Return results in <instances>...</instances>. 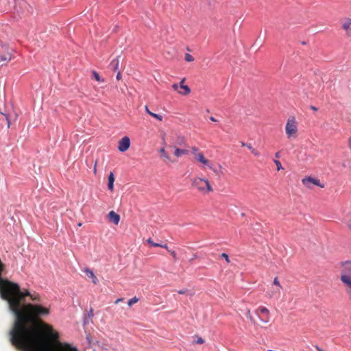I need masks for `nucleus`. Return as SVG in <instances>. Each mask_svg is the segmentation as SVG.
Returning a JSON list of instances; mask_svg holds the SVG:
<instances>
[{
	"instance_id": "nucleus-41",
	"label": "nucleus",
	"mask_w": 351,
	"mask_h": 351,
	"mask_svg": "<svg viewBox=\"0 0 351 351\" xmlns=\"http://www.w3.org/2000/svg\"><path fill=\"white\" fill-rule=\"evenodd\" d=\"M311 109L313 110V111H317L318 110V108L314 106H310Z\"/></svg>"
},
{
	"instance_id": "nucleus-12",
	"label": "nucleus",
	"mask_w": 351,
	"mask_h": 351,
	"mask_svg": "<svg viewBox=\"0 0 351 351\" xmlns=\"http://www.w3.org/2000/svg\"><path fill=\"white\" fill-rule=\"evenodd\" d=\"M12 59V55L10 52L7 51L2 55H0V66H3V64L9 62Z\"/></svg>"
},
{
	"instance_id": "nucleus-11",
	"label": "nucleus",
	"mask_w": 351,
	"mask_h": 351,
	"mask_svg": "<svg viewBox=\"0 0 351 351\" xmlns=\"http://www.w3.org/2000/svg\"><path fill=\"white\" fill-rule=\"evenodd\" d=\"M108 219L115 225H118L120 221V216L114 211L112 210L108 213Z\"/></svg>"
},
{
	"instance_id": "nucleus-50",
	"label": "nucleus",
	"mask_w": 351,
	"mask_h": 351,
	"mask_svg": "<svg viewBox=\"0 0 351 351\" xmlns=\"http://www.w3.org/2000/svg\"><path fill=\"white\" fill-rule=\"evenodd\" d=\"M82 226V223L81 222L78 223L77 226L80 227Z\"/></svg>"
},
{
	"instance_id": "nucleus-51",
	"label": "nucleus",
	"mask_w": 351,
	"mask_h": 351,
	"mask_svg": "<svg viewBox=\"0 0 351 351\" xmlns=\"http://www.w3.org/2000/svg\"><path fill=\"white\" fill-rule=\"evenodd\" d=\"M349 20V23L351 24V19H348Z\"/></svg>"
},
{
	"instance_id": "nucleus-33",
	"label": "nucleus",
	"mask_w": 351,
	"mask_h": 351,
	"mask_svg": "<svg viewBox=\"0 0 351 351\" xmlns=\"http://www.w3.org/2000/svg\"><path fill=\"white\" fill-rule=\"evenodd\" d=\"M204 342V340L202 337H198V339L196 341V343L197 344H202Z\"/></svg>"
},
{
	"instance_id": "nucleus-34",
	"label": "nucleus",
	"mask_w": 351,
	"mask_h": 351,
	"mask_svg": "<svg viewBox=\"0 0 351 351\" xmlns=\"http://www.w3.org/2000/svg\"><path fill=\"white\" fill-rule=\"evenodd\" d=\"M198 150H199V149H198V148H197V147H192L193 153L195 156L198 154V153H197Z\"/></svg>"
},
{
	"instance_id": "nucleus-23",
	"label": "nucleus",
	"mask_w": 351,
	"mask_h": 351,
	"mask_svg": "<svg viewBox=\"0 0 351 351\" xmlns=\"http://www.w3.org/2000/svg\"><path fill=\"white\" fill-rule=\"evenodd\" d=\"M32 300L33 301H40V295L38 293H31L30 297Z\"/></svg>"
},
{
	"instance_id": "nucleus-38",
	"label": "nucleus",
	"mask_w": 351,
	"mask_h": 351,
	"mask_svg": "<svg viewBox=\"0 0 351 351\" xmlns=\"http://www.w3.org/2000/svg\"><path fill=\"white\" fill-rule=\"evenodd\" d=\"M145 109H146V111L147 112V113H149L151 116L154 117V112H151V111L148 109L147 106H145Z\"/></svg>"
},
{
	"instance_id": "nucleus-28",
	"label": "nucleus",
	"mask_w": 351,
	"mask_h": 351,
	"mask_svg": "<svg viewBox=\"0 0 351 351\" xmlns=\"http://www.w3.org/2000/svg\"><path fill=\"white\" fill-rule=\"evenodd\" d=\"M246 316L252 322H253V323L254 322V319H253L252 316L251 315L250 311L249 309H247Z\"/></svg>"
},
{
	"instance_id": "nucleus-40",
	"label": "nucleus",
	"mask_w": 351,
	"mask_h": 351,
	"mask_svg": "<svg viewBox=\"0 0 351 351\" xmlns=\"http://www.w3.org/2000/svg\"><path fill=\"white\" fill-rule=\"evenodd\" d=\"M122 301H123V298H118V299L114 302V303H115L116 304H119V302H122Z\"/></svg>"
},
{
	"instance_id": "nucleus-19",
	"label": "nucleus",
	"mask_w": 351,
	"mask_h": 351,
	"mask_svg": "<svg viewBox=\"0 0 351 351\" xmlns=\"http://www.w3.org/2000/svg\"><path fill=\"white\" fill-rule=\"evenodd\" d=\"M159 152L161 154V156L165 158L166 160L167 161H170L171 160V158L169 157V156L165 152V147H161L160 149H159Z\"/></svg>"
},
{
	"instance_id": "nucleus-14",
	"label": "nucleus",
	"mask_w": 351,
	"mask_h": 351,
	"mask_svg": "<svg viewBox=\"0 0 351 351\" xmlns=\"http://www.w3.org/2000/svg\"><path fill=\"white\" fill-rule=\"evenodd\" d=\"M184 81H185V78H183L180 81V85H179V87H180L182 89H184V92L178 91V93L182 95H186L191 93V88L189 87V86L184 84Z\"/></svg>"
},
{
	"instance_id": "nucleus-31",
	"label": "nucleus",
	"mask_w": 351,
	"mask_h": 351,
	"mask_svg": "<svg viewBox=\"0 0 351 351\" xmlns=\"http://www.w3.org/2000/svg\"><path fill=\"white\" fill-rule=\"evenodd\" d=\"M163 118L164 117L162 114L155 113V119L161 121L163 120Z\"/></svg>"
},
{
	"instance_id": "nucleus-6",
	"label": "nucleus",
	"mask_w": 351,
	"mask_h": 351,
	"mask_svg": "<svg viewBox=\"0 0 351 351\" xmlns=\"http://www.w3.org/2000/svg\"><path fill=\"white\" fill-rule=\"evenodd\" d=\"M302 182L306 187L308 189H312L313 185H316L320 188L324 187V184H322L319 180L312 178L311 176L304 178L302 180Z\"/></svg>"
},
{
	"instance_id": "nucleus-8",
	"label": "nucleus",
	"mask_w": 351,
	"mask_h": 351,
	"mask_svg": "<svg viewBox=\"0 0 351 351\" xmlns=\"http://www.w3.org/2000/svg\"><path fill=\"white\" fill-rule=\"evenodd\" d=\"M130 146V138L128 136H124L119 141L118 149L121 152H124L129 149Z\"/></svg>"
},
{
	"instance_id": "nucleus-17",
	"label": "nucleus",
	"mask_w": 351,
	"mask_h": 351,
	"mask_svg": "<svg viewBox=\"0 0 351 351\" xmlns=\"http://www.w3.org/2000/svg\"><path fill=\"white\" fill-rule=\"evenodd\" d=\"M189 150L184 149H180V148H176L174 151V155L176 157H180L182 155H187L189 154Z\"/></svg>"
},
{
	"instance_id": "nucleus-24",
	"label": "nucleus",
	"mask_w": 351,
	"mask_h": 351,
	"mask_svg": "<svg viewBox=\"0 0 351 351\" xmlns=\"http://www.w3.org/2000/svg\"><path fill=\"white\" fill-rule=\"evenodd\" d=\"M274 162L276 164L278 171H279V170L282 169V166L281 165V162L278 160L274 159Z\"/></svg>"
},
{
	"instance_id": "nucleus-49",
	"label": "nucleus",
	"mask_w": 351,
	"mask_h": 351,
	"mask_svg": "<svg viewBox=\"0 0 351 351\" xmlns=\"http://www.w3.org/2000/svg\"><path fill=\"white\" fill-rule=\"evenodd\" d=\"M156 298H157V297L155 295V300H154L155 305L158 304V302H157Z\"/></svg>"
},
{
	"instance_id": "nucleus-30",
	"label": "nucleus",
	"mask_w": 351,
	"mask_h": 351,
	"mask_svg": "<svg viewBox=\"0 0 351 351\" xmlns=\"http://www.w3.org/2000/svg\"><path fill=\"white\" fill-rule=\"evenodd\" d=\"M179 294H187L189 293V290L187 289H182L177 291Z\"/></svg>"
},
{
	"instance_id": "nucleus-44",
	"label": "nucleus",
	"mask_w": 351,
	"mask_h": 351,
	"mask_svg": "<svg viewBox=\"0 0 351 351\" xmlns=\"http://www.w3.org/2000/svg\"><path fill=\"white\" fill-rule=\"evenodd\" d=\"M147 242H148L149 243L152 244V245H154V242H153V241H152V238L148 239H147Z\"/></svg>"
},
{
	"instance_id": "nucleus-18",
	"label": "nucleus",
	"mask_w": 351,
	"mask_h": 351,
	"mask_svg": "<svg viewBox=\"0 0 351 351\" xmlns=\"http://www.w3.org/2000/svg\"><path fill=\"white\" fill-rule=\"evenodd\" d=\"M241 146L242 147H247L250 150H251V152L256 156H260V153L258 151H257L256 149H254L252 146L251 144H248V143H245L244 142H242L241 143Z\"/></svg>"
},
{
	"instance_id": "nucleus-27",
	"label": "nucleus",
	"mask_w": 351,
	"mask_h": 351,
	"mask_svg": "<svg viewBox=\"0 0 351 351\" xmlns=\"http://www.w3.org/2000/svg\"><path fill=\"white\" fill-rule=\"evenodd\" d=\"M350 25H351V24L349 23V20L348 19V21L346 22V23H343V25H342V27L345 29V30H348L349 27H350Z\"/></svg>"
},
{
	"instance_id": "nucleus-1",
	"label": "nucleus",
	"mask_w": 351,
	"mask_h": 351,
	"mask_svg": "<svg viewBox=\"0 0 351 351\" xmlns=\"http://www.w3.org/2000/svg\"><path fill=\"white\" fill-rule=\"evenodd\" d=\"M11 306L15 320L10 332V341L17 348L23 351H77L69 343H61L58 340V332L54 331L51 326L40 322L46 336L54 341V345L29 326L37 324L40 317L47 316L50 313L49 308L29 303L24 304L22 310L19 311L16 302H12Z\"/></svg>"
},
{
	"instance_id": "nucleus-7",
	"label": "nucleus",
	"mask_w": 351,
	"mask_h": 351,
	"mask_svg": "<svg viewBox=\"0 0 351 351\" xmlns=\"http://www.w3.org/2000/svg\"><path fill=\"white\" fill-rule=\"evenodd\" d=\"M269 310L265 306L260 307L258 311H256V312L261 321L264 323H267L269 322Z\"/></svg>"
},
{
	"instance_id": "nucleus-48",
	"label": "nucleus",
	"mask_w": 351,
	"mask_h": 351,
	"mask_svg": "<svg viewBox=\"0 0 351 351\" xmlns=\"http://www.w3.org/2000/svg\"><path fill=\"white\" fill-rule=\"evenodd\" d=\"M160 254V252H158L156 250H155V254Z\"/></svg>"
},
{
	"instance_id": "nucleus-45",
	"label": "nucleus",
	"mask_w": 351,
	"mask_h": 351,
	"mask_svg": "<svg viewBox=\"0 0 351 351\" xmlns=\"http://www.w3.org/2000/svg\"><path fill=\"white\" fill-rule=\"evenodd\" d=\"M348 227L351 229V219L349 220L348 223Z\"/></svg>"
},
{
	"instance_id": "nucleus-47",
	"label": "nucleus",
	"mask_w": 351,
	"mask_h": 351,
	"mask_svg": "<svg viewBox=\"0 0 351 351\" xmlns=\"http://www.w3.org/2000/svg\"><path fill=\"white\" fill-rule=\"evenodd\" d=\"M214 172L217 173V169H215L212 167V169H211Z\"/></svg>"
},
{
	"instance_id": "nucleus-3",
	"label": "nucleus",
	"mask_w": 351,
	"mask_h": 351,
	"mask_svg": "<svg viewBox=\"0 0 351 351\" xmlns=\"http://www.w3.org/2000/svg\"><path fill=\"white\" fill-rule=\"evenodd\" d=\"M340 265L343 269L340 280L346 285V291L351 300V261L341 262Z\"/></svg>"
},
{
	"instance_id": "nucleus-39",
	"label": "nucleus",
	"mask_w": 351,
	"mask_h": 351,
	"mask_svg": "<svg viewBox=\"0 0 351 351\" xmlns=\"http://www.w3.org/2000/svg\"><path fill=\"white\" fill-rule=\"evenodd\" d=\"M97 161L96 160L95 162L94 169H93V171H94L95 174H96V173H97Z\"/></svg>"
},
{
	"instance_id": "nucleus-52",
	"label": "nucleus",
	"mask_w": 351,
	"mask_h": 351,
	"mask_svg": "<svg viewBox=\"0 0 351 351\" xmlns=\"http://www.w3.org/2000/svg\"><path fill=\"white\" fill-rule=\"evenodd\" d=\"M302 45H306V42H302Z\"/></svg>"
},
{
	"instance_id": "nucleus-13",
	"label": "nucleus",
	"mask_w": 351,
	"mask_h": 351,
	"mask_svg": "<svg viewBox=\"0 0 351 351\" xmlns=\"http://www.w3.org/2000/svg\"><path fill=\"white\" fill-rule=\"evenodd\" d=\"M84 271L90 278H91L92 282L94 285H97L98 283V282H99L98 278H97V276L95 275V274L93 273V271L91 269H90L88 268H86L84 270Z\"/></svg>"
},
{
	"instance_id": "nucleus-32",
	"label": "nucleus",
	"mask_w": 351,
	"mask_h": 351,
	"mask_svg": "<svg viewBox=\"0 0 351 351\" xmlns=\"http://www.w3.org/2000/svg\"><path fill=\"white\" fill-rule=\"evenodd\" d=\"M274 284L278 287H279L280 288H281V285L280 284V282L278 279V278H275L274 280Z\"/></svg>"
},
{
	"instance_id": "nucleus-25",
	"label": "nucleus",
	"mask_w": 351,
	"mask_h": 351,
	"mask_svg": "<svg viewBox=\"0 0 351 351\" xmlns=\"http://www.w3.org/2000/svg\"><path fill=\"white\" fill-rule=\"evenodd\" d=\"M184 59H185V60L186 62H193L194 60L193 57L191 54H189V53H186L185 54Z\"/></svg>"
},
{
	"instance_id": "nucleus-10",
	"label": "nucleus",
	"mask_w": 351,
	"mask_h": 351,
	"mask_svg": "<svg viewBox=\"0 0 351 351\" xmlns=\"http://www.w3.org/2000/svg\"><path fill=\"white\" fill-rule=\"evenodd\" d=\"M195 159L204 166H207L209 169H212V165L209 163V161L206 158H205L202 153H198L195 156Z\"/></svg>"
},
{
	"instance_id": "nucleus-46",
	"label": "nucleus",
	"mask_w": 351,
	"mask_h": 351,
	"mask_svg": "<svg viewBox=\"0 0 351 351\" xmlns=\"http://www.w3.org/2000/svg\"><path fill=\"white\" fill-rule=\"evenodd\" d=\"M279 156H280V154H279V152H276V153L275 154V157H276V158H278Z\"/></svg>"
},
{
	"instance_id": "nucleus-35",
	"label": "nucleus",
	"mask_w": 351,
	"mask_h": 351,
	"mask_svg": "<svg viewBox=\"0 0 351 351\" xmlns=\"http://www.w3.org/2000/svg\"><path fill=\"white\" fill-rule=\"evenodd\" d=\"M197 258V254H194L193 255V256L189 259V262H190V263H192V262H193V261L195 258Z\"/></svg>"
},
{
	"instance_id": "nucleus-26",
	"label": "nucleus",
	"mask_w": 351,
	"mask_h": 351,
	"mask_svg": "<svg viewBox=\"0 0 351 351\" xmlns=\"http://www.w3.org/2000/svg\"><path fill=\"white\" fill-rule=\"evenodd\" d=\"M220 257L225 259L227 263H230V258L228 254L223 252L220 255Z\"/></svg>"
},
{
	"instance_id": "nucleus-2",
	"label": "nucleus",
	"mask_w": 351,
	"mask_h": 351,
	"mask_svg": "<svg viewBox=\"0 0 351 351\" xmlns=\"http://www.w3.org/2000/svg\"><path fill=\"white\" fill-rule=\"evenodd\" d=\"M31 293L27 290L21 291L18 284L11 282L5 289V293L1 294L2 299L8 302L9 308L12 312V303L16 302L18 303V309L21 311L23 305L21 304L25 301L26 296L30 297Z\"/></svg>"
},
{
	"instance_id": "nucleus-21",
	"label": "nucleus",
	"mask_w": 351,
	"mask_h": 351,
	"mask_svg": "<svg viewBox=\"0 0 351 351\" xmlns=\"http://www.w3.org/2000/svg\"><path fill=\"white\" fill-rule=\"evenodd\" d=\"M92 74H93V79H95L96 81H97L99 82H104V80L102 78H101V77L99 76V73L97 71H93Z\"/></svg>"
},
{
	"instance_id": "nucleus-37",
	"label": "nucleus",
	"mask_w": 351,
	"mask_h": 351,
	"mask_svg": "<svg viewBox=\"0 0 351 351\" xmlns=\"http://www.w3.org/2000/svg\"><path fill=\"white\" fill-rule=\"evenodd\" d=\"M117 77V80H120L121 79V72H120V71H119V72L117 73V77Z\"/></svg>"
},
{
	"instance_id": "nucleus-4",
	"label": "nucleus",
	"mask_w": 351,
	"mask_h": 351,
	"mask_svg": "<svg viewBox=\"0 0 351 351\" xmlns=\"http://www.w3.org/2000/svg\"><path fill=\"white\" fill-rule=\"evenodd\" d=\"M192 186L204 193L213 191V188L207 179L196 178L193 180Z\"/></svg>"
},
{
	"instance_id": "nucleus-16",
	"label": "nucleus",
	"mask_w": 351,
	"mask_h": 351,
	"mask_svg": "<svg viewBox=\"0 0 351 351\" xmlns=\"http://www.w3.org/2000/svg\"><path fill=\"white\" fill-rule=\"evenodd\" d=\"M114 174H113V173L110 172V173L108 176V188L111 191H112L114 190Z\"/></svg>"
},
{
	"instance_id": "nucleus-15",
	"label": "nucleus",
	"mask_w": 351,
	"mask_h": 351,
	"mask_svg": "<svg viewBox=\"0 0 351 351\" xmlns=\"http://www.w3.org/2000/svg\"><path fill=\"white\" fill-rule=\"evenodd\" d=\"M109 67L114 71L119 70V56L113 59L109 64Z\"/></svg>"
},
{
	"instance_id": "nucleus-29",
	"label": "nucleus",
	"mask_w": 351,
	"mask_h": 351,
	"mask_svg": "<svg viewBox=\"0 0 351 351\" xmlns=\"http://www.w3.org/2000/svg\"><path fill=\"white\" fill-rule=\"evenodd\" d=\"M168 252L170 253V254L172 256V257L173 258V259L175 261H177V259H178L177 254L174 250H168Z\"/></svg>"
},
{
	"instance_id": "nucleus-43",
	"label": "nucleus",
	"mask_w": 351,
	"mask_h": 351,
	"mask_svg": "<svg viewBox=\"0 0 351 351\" xmlns=\"http://www.w3.org/2000/svg\"><path fill=\"white\" fill-rule=\"evenodd\" d=\"M209 119L211 121H213V122H216L217 121V119L214 117H210Z\"/></svg>"
},
{
	"instance_id": "nucleus-9",
	"label": "nucleus",
	"mask_w": 351,
	"mask_h": 351,
	"mask_svg": "<svg viewBox=\"0 0 351 351\" xmlns=\"http://www.w3.org/2000/svg\"><path fill=\"white\" fill-rule=\"evenodd\" d=\"M4 269V265L2 262L0 261V295L2 293H5V289L8 286V285L11 282L7 280L3 279L1 278V273Z\"/></svg>"
},
{
	"instance_id": "nucleus-22",
	"label": "nucleus",
	"mask_w": 351,
	"mask_h": 351,
	"mask_svg": "<svg viewBox=\"0 0 351 351\" xmlns=\"http://www.w3.org/2000/svg\"><path fill=\"white\" fill-rule=\"evenodd\" d=\"M139 301V299L137 297H134L128 300V305L131 307L133 304L137 303Z\"/></svg>"
},
{
	"instance_id": "nucleus-20",
	"label": "nucleus",
	"mask_w": 351,
	"mask_h": 351,
	"mask_svg": "<svg viewBox=\"0 0 351 351\" xmlns=\"http://www.w3.org/2000/svg\"><path fill=\"white\" fill-rule=\"evenodd\" d=\"M162 247V248H164L165 250H167V251L168 250H170L168 247V245L166 242H162V243H156L155 242V247Z\"/></svg>"
},
{
	"instance_id": "nucleus-5",
	"label": "nucleus",
	"mask_w": 351,
	"mask_h": 351,
	"mask_svg": "<svg viewBox=\"0 0 351 351\" xmlns=\"http://www.w3.org/2000/svg\"><path fill=\"white\" fill-rule=\"evenodd\" d=\"M298 131L297 123L294 117L289 119L285 126V132L289 138L296 135Z\"/></svg>"
},
{
	"instance_id": "nucleus-42",
	"label": "nucleus",
	"mask_w": 351,
	"mask_h": 351,
	"mask_svg": "<svg viewBox=\"0 0 351 351\" xmlns=\"http://www.w3.org/2000/svg\"><path fill=\"white\" fill-rule=\"evenodd\" d=\"M165 134L163 131L161 132V137H162V139L163 141V142L165 143Z\"/></svg>"
},
{
	"instance_id": "nucleus-36",
	"label": "nucleus",
	"mask_w": 351,
	"mask_h": 351,
	"mask_svg": "<svg viewBox=\"0 0 351 351\" xmlns=\"http://www.w3.org/2000/svg\"><path fill=\"white\" fill-rule=\"evenodd\" d=\"M172 88L175 90H177L179 88V85L178 84H173L172 85Z\"/></svg>"
}]
</instances>
